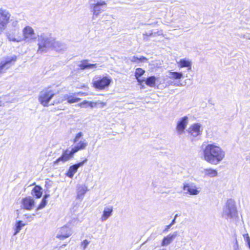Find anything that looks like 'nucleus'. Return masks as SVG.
<instances>
[{"label": "nucleus", "instance_id": "obj_24", "mask_svg": "<svg viewBox=\"0 0 250 250\" xmlns=\"http://www.w3.org/2000/svg\"><path fill=\"white\" fill-rule=\"evenodd\" d=\"M112 211L113 209L112 208H105L104 210L103 214L102 216V220L103 221L106 220L111 215Z\"/></svg>", "mask_w": 250, "mask_h": 250}, {"label": "nucleus", "instance_id": "obj_11", "mask_svg": "<svg viewBox=\"0 0 250 250\" xmlns=\"http://www.w3.org/2000/svg\"><path fill=\"white\" fill-rule=\"evenodd\" d=\"M96 63H89L88 60H83L81 61L80 64L78 65L80 70H84L86 69H90L96 68L97 67Z\"/></svg>", "mask_w": 250, "mask_h": 250}, {"label": "nucleus", "instance_id": "obj_23", "mask_svg": "<svg viewBox=\"0 0 250 250\" xmlns=\"http://www.w3.org/2000/svg\"><path fill=\"white\" fill-rule=\"evenodd\" d=\"M147 61V58L143 56H141L140 57L134 56L132 57V59H131V62H132L137 63L140 62H146Z\"/></svg>", "mask_w": 250, "mask_h": 250}, {"label": "nucleus", "instance_id": "obj_3", "mask_svg": "<svg viewBox=\"0 0 250 250\" xmlns=\"http://www.w3.org/2000/svg\"><path fill=\"white\" fill-rule=\"evenodd\" d=\"M88 144L85 141H80L75 146L72 147L70 151L65 149L63 151L62 155L59 157L54 162V164H57L59 162H65L71 159L74 154L79 151L84 149L87 146Z\"/></svg>", "mask_w": 250, "mask_h": 250}, {"label": "nucleus", "instance_id": "obj_15", "mask_svg": "<svg viewBox=\"0 0 250 250\" xmlns=\"http://www.w3.org/2000/svg\"><path fill=\"white\" fill-rule=\"evenodd\" d=\"M200 125L195 124L190 126L188 132L193 136L196 137L201 134Z\"/></svg>", "mask_w": 250, "mask_h": 250}, {"label": "nucleus", "instance_id": "obj_33", "mask_svg": "<svg viewBox=\"0 0 250 250\" xmlns=\"http://www.w3.org/2000/svg\"><path fill=\"white\" fill-rule=\"evenodd\" d=\"M70 236V234L66 233L65 234H58L57 236V237L59 238L60 239H63L64 238H66Z\"/></svg>", "mask_w": 250, "mask_h": 250}, {"label": "nucleus", "instance_id": "obj_17", "mask_svg": "<svg viewBox=\"0 0 250 250\" xmlns=\"http://www.w3.org/2000/svg\"><path fill=\"white\" fill-rule=\"evenodd\" d=\"M63 99V101H66L68 104H73L77 103L81 100V99L76 96V94H73L72 95H66L64 97Z\"/></svg>", "mask_w": 250, "mask_h": 250}, {"label": "nucleus", "instance_id": "obj_25", "mask_svg": "<svg viewBox=\"0 0 250 250\" xmlns=\"http://www.w3.org/2000/svg\"><path fill=\"white\" fill-rule=\"evenodd\" d=\"M106 105V103L104 102L97 101V102H89L88 101V106L91 108L93 107H103Z\"/></svg>", "mask_w": 250, "mask_h": 250}, {"label": "nucleus", "instance_id": "obj_38", "mask_svg": "<svg viewBox=\"0 0 250 250\" xmlns=\"http://www.w3.org/2000/svg\"><path fill=\"white\" fill-rule=\"evenodd\" d=\"M49 195L48 194H45L43 197V199H45L46 200V199L49 197Z\"/></svg>", "mask_w": 250, "mask_h": 250}, {"label": "nucleus", "instance_id": "obj_14", "mask_svg": "<svg viewBox=\"0 0 250 250\" xmlns=\"http://www.w3.org/2000/svg\"><path fill=\"white\" fill-rule=\"evenodd\" d=\"M177 235V233L174 232L173 234H169L167 236L164 237L162 240L161 246H165L169 245L173 241Z\"/></svg>", "mask_w": 250, "mask_h": 250}, {"label": "nucleus", "instance_id": "obj_37", "mask_svg": "<svg viewBox=\"0 0 250 250\" xmlns=\"http://www.w3.org/2000/svg\"><path fill=\"white\" fill-rule=\"evenodd\" d=\"M227 218H232L233 216L230 211H229V212L227 214Z\"/></svg>", "mask_w": 250, "mask_h": 250}, {"label": "nucleus", "instance_id": "obj_22", "mask_svg": "<svg viewBox=\"0 0 250 250\" xmlns=\"http://www.w3.org/2000/svg\"><path fill=\"white\" fill-rule=\"evenodd\" d=\"M178 65L179 67L183 68V67H188L189 69L191 68V63L188 60H187L185 59H181L179 62H178Z\"/></svg>", "mask_w": 250, "mask_h": 250}, {"label": "nucleus", "instance_id": "obj_35", "mask_svg": "<svg viewBox=\"0 0 250 250\" xmlns=\"http://www.w3.org/2000/svg\"><path fill=\"white\" fill-rule=\"evenodd\" d=\"M171 225H170V224H169V225H167V226L166 227V228H165V229L164 230V232H167V231L168 230V229H170V227H171Z\"/></svg>", "mask_w": 250, "mask_h": 250}, {"label": "nucleus", "instance_id": "obj_10", "mask_svg": "<svg viewBox=\"0 0 250 250\" xmlns=\"http://www.w3.org/2000/svg\"><path fill=\"white\" fill-rule=\"evenodd\" d=\"M188 124V117H183L178 122L176 125L177 131L179 134H182L184 132V130Z\"/></svg>", "mask_w": 250, "mask_h": 250}, {"label": "nucleus", "instance_id": "obj_7", "mask_svg": "<svg viewBox=\"0 0 250 250\" xmlns=\"http://www.w3.org/2000/svg\"><path fill=\"white\" fill-rule=\"evenodd\" d=\"M38 49L37 50L38 54H41L47 51L50 42L47 38L41 36L38 39Z\"/></svg>", "mask_w": 250, "mask_h": 250}, {"label": "nucleus", "instance_id": "obj_34", "mask_svg": "<svg viewBox=\"0 0 250 250\" xmlns=\"http://www.w3.org/2000/svg\"><path fill=\"white\" fill-rule=\"evenodd\" d=\"M89 242L87 240H84L82 242L81 245L83 246V249H85L86 248V247L87 246V245L89 244Z\"/></svg>", "mask_w": 250, "mask_h": 250}, {"label": "nucleus", "instance_id": "obj_8", "mask_svg": "<svg viewBox=\"0 0 250 250\" xmlns=\"http://www.w3.org/2000/svg\"><path fill=\"white\" fill-rule=\"evenodd\" d=\"M21 208L31 210L35 207V202L31 197L26 196L22 198L21 201Z\"/></svg>", "mask_w": 250, "mask_h": 250}, {"label": "nucleus", "instance_id": "obj_29", "mask_svg": "<svg viewBox=\"0 0 250 250\" xmlns=\"http://www.w3.org/2000/svg\"><path fill=\"white\" fill-rule=\"evenodd\" d=\"M47 204V201L45 199H42V201L38 206L37 209L38 210L41 209L45 207Z\"/></svg>", "mask_w": 250, "mask_h": 250}, {"label": "nucleus", "instance_id": "obj_1", "mask_svg": "<svg viewBox=\"0 0 250 250\" xmlns=\"http://www.w3.org/2000/svg\"><path fill=\"white\" fill-rule=\"evenodd\" d=\"M202 155L204 160L207 162L217 165L224 158L225 153L223 149L215 144H209L203 148Z\"/></svg>", "mask_w": 250, "mask_h": 250}, {"label": "nucleus", "instance_id": "obj_5", "mask_svg": "<svg viewBox=\"0 0 250 250\" xmlns=\"http://www.w3.org/2000/svg\"><path fill=\"white\" fill-rule=\"evenodd\" d=\"M17 57L13 56L11 57H6L5 59L0 62V74L4 73L6 70L14 65L16 62Z\"/></svg>", "mask_w": 250, "mask_h": 250}, {"label": "nucleus", "instance_id": "obj_4", "mask_svg": "<svg viewBox=\"0 0 250 250\" xmlns=\"http://www.w3.org/2000/svg\"><path fill=\"white\" fill-rule=\"evenodd\" d=\"M112 79L107 76H100L92 82V86L95 88L102 90L107 88L110 84Z\"/></svg>", "mask_w": 250, "mask_h": 250}, {"label": "nucleus", "instance_id": "obj_12", "mask_svg": "<svg viewBox=\"0 0 250 250\" xmlns=\"http://www.w3.org/2000/svg\"><path fill=\"white\" fill-rule=\"evenodd\" d=\"M106 3L105 1H102L100 2H97L93 6V13L96 16L99 15L101 13L104 11V9L101 8L102 6H105Z\"/></svg>", "mask_w": 250, "mask_h": 250}, {"label": "nucleus", "instance_id": "obj_40", "mask_svg": "<svg viewBox=\"0 0 250 250\" xmlns=\"http://www.w3.org/2000/svg\"><path fill=\"white\" fill-rule=\"evenodd\" d=\"M232 212H233L234 214H235L236 213V211L235 209H233Z\"/></svg>", "mask_w": 250, "mask_h": 250}, {"label": "nucleus", "instance_id": "obj_16", "mask_svg": "<svg viewBox=\"0 0 250 250\" xmlns=\"http://www.w3.org/2000/svg\"><path fill=\"white\" fill-rule=\"evenodd\" d=\"M183 189L190 195H196L199 192L195 186L188 184L184 185Z\"/></svg>", "mask_w": 250, "mask_h": 250}, {"label": "nucleus", "instance_id": "obj_30", "mask_svg": "<svg viewBox=\"0 0 250 250\" xmlns=\"http://www.w3.org/2000/svg\"><path fill=\"white\" fill-rule=\"evenodd\" d=\"M83 136V134L82 132H78L75 136L73 139V143H76L78 140Z\"/></svg>", "mask_w": 250, "mask_h": 250}, {"label": "nucleus", "instance_id": "obj_9", "mask_svg": "<svg viewBox=\"0 0 250 250\" xmlns=\"http://www.w3.org/2000/svg\"><path fill=\"white\" fill-rule=\"evenodd\" d=\"M87 161V159L85 158L83 161L71 166L66 173V175L69 178H72L74 175L77 172L79 167L83 166Z\"/></svg>", "mask_w": 250, "mask_h": 250}, {"label": "nucleus", "instance_id": "obj_36", "mask_svg": "<svg viewBox=\"0 0 250 250\" xmlns=\"http://www.w3.org/2000/svg\"><path fill=\"white\" fill-rule=\"evenodd\" d=\"M246 241L248 242L249 246L250 245V238L248 234H246Z\"/></svg>", "mask_w": 250, "mask_h": 250}, {"label": "nucleus", "instance_id": "obj_31", "mask_svg": "<svg viewBox=\"0 0 250 250\" xmlns=\"http://www.w3.org/2000/svg\"><path fill=\"white\" fill-rule=\"evenodd\" d=\"M8 38L10 41H12V42H19L22 40V39L21 37H19L18 38H12L10 37V35H9L8 36Z\"/></svg>", "mask_w": 250, "mask_h": 250}, {"label": "nucleus", "instance_id": "obj_28", "mask_svg": "<svg viewBox=\"0 0 250 250\" xmlns=\"http://www.w3.org/2000/svg\"><path fill=\"white\" fill-rule=\"evenodd\" d=\"M86 189L83 187H81L78 189L77 192V197L78 198H82L86 192Z\"/></svg>", "mask_w": 250, "mask_h": 250}, {"label": "nucleus", "instance_id": "obj_13", "mask_svg": "<svg viewBox=\"0 0 250 250\" xmlns=\"http://www.w3.org/2000/svg\"><path fill=\"white\" fill-rule=\"evenodd\" d=\"M23 36L24 39H32L35 35L34 29L29 26H26L22 30Z\"/></svg>", "mask_w": 250, "mask_h": 250}, {"label": "nucleus", "instance_id": "obj_20", "mask_svg": "<svg viewBox=\"0 0 250 250\" xmlns=\"http://www.w3.org/2000/svg\"><path fill=\"white\" fill-rule=\"evenodd\" d=\"M145 73V71L141 68H137L136 69L134 75L139 83H142L144 81V80L141 79L140 77L143 76Z\"/></svg>", "mask_w": 250, "mask_h": 250}, {"label": "nucleus", "instance_id": "obj_39", "mask_svg": "<svg viewBox=\"0 0 250 250\" xmlns=\"http://www.w3.org/2000/svg\"><path fill=\"white\" fill-rule=\"evenodd\" d=\"M174 222H175V219H174L172 221V222H171V223L170 224V225H171V226H172V225L174 223Z\"/></svg>", "mask_w": 250, "mask_h": 250}, {"label": "nucleus", "instance_id": "obj_21", "mask_svg": "<svg viewBox=\"0 0 250 250\" xmlns=\"http://www.w3.org/2000/svg\"><path fill=\"white\" fill-rule=\"evenodd\" d=\"M156 78L154 76H151L147 77L145 81V83L150 87H153L155 86Z\"/></svg>", "mask_w": 250, "mask_h": 250}, {"label": "nucleus", "instance_id": "obj_18", "mask_svg": "<svg viewBox=\"0 0 250 250\" xmlns=\"http://www.w3.org/2000/svg\"><path fill=\"white\" fill-rule=\"evenodd\" d=\"M204 177H214L217 175V170L212 168H206L203 172Z\"/></svg>", "mask_w": 250, "mask_h": 250}, {"label": "nucleus", "instance_id": "obj_6", "mask_svg": "<svg viewBox=\"0 0 250 250\" xmlns=\"http://www.w3.org/2000/svg\"><path fill=\"white\" fill-rule=\"evenodd\" d=\"M11 15L5 10L0 9V33L4 30L10 21Z\"/></svg>", "mask_w": 250, "mask_h": 250}, {"label": "nucleus", "instance_id": "obj_27", "mask_svg": "<svg viewBox=\"0 0 250 250\" xmlns=\"http://www.w3.org/2000/svg\"><path fill=\"white\" fill-rule=\"evenodd\" d=\"M25 225L21 221H18L16 223L14 234H17L21 229V228Z\"/></svg>", "mask_w": 250, "mask_h": 250}, {"label": "nucleus", "instance_id": "obj_32", "mask_svg": "<svg viewBox=\"0 0 250 250\" xmlns=\"http://www.w3.org/2000/svg\"><path fill=\"white\" fill-rule=\"evenodd\" d=\"M79 105L82 108L87 107L88 106V101L86 100L83 101V102L80 103Z\"/></svg>", "mask_w": 250, "mask_h": 250}, {"label": "nucleus", "instance_id": "obj_41", "mask_svg": "<svg viewBox=\"0 0 250 250\" xmlns=\"http://www.w3.org/2000/svg\"><path fill=\"white\" fill-rule=\"evenodd\" d=\"M2 105L1 102L0 101V106Z\"/></svg>", "mask_w": 250, "mask_h": 250}, {"label": "nucleus", "instance_id": "obj_19", "mask_svg": "<svg viewBox=\"0 0 250 250\" xmlns=\"http://www.w3.org/2000/svg\"><path fill=\"white\" fill-rule=\"evenodd\" d=\"M32 194L36 198H40L42 195V188L38 185H36L32 190Z\"/></svg>", "mask_w": 250, "mask_h": 250}, {"label": "nucleus", "instance_id": "obj_26", "mask_svg": "<svg viewBox=\"0 0 250 250\" xmlns=\"http://www.w3.org/2000/svg\"><path fill=\"white\" fill-rule=\"evenodd\" d=\"M170 78L173 80H179L183 77L182 73L178 72H170Z\"/></svg>", "mask_w": 250, "mask_h": 250}, {"label": "nucleus", "instance_id": "obj_2", "mask_svg": "<svg viewBox=\"0 0 250 250\" xmlns=\"http://www.w3.org/2000/svg\"><path fill=\"white\" fill-rule=\"evenodd\" d=\"M54 99L51 104L55 105L63 102L62 97L56 93L50 87L43 88L40 93L38 100L40 103L44 106H48L51 100Z\"/></svg>", "mask_w": 250, "mask_h": 250}]
</instances>
